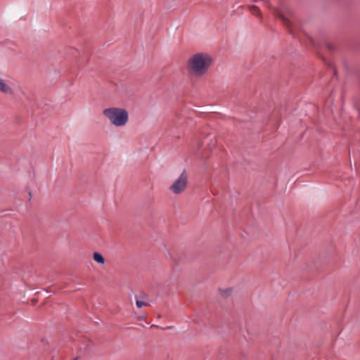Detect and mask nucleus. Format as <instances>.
<instances>
[{
    "instance_id": "1",
    "label": "nucleus",
    "mask_w": 360,
    "mask_h": 360,
    "mask_svg": "<svg viewBox=\"0 0 360 360\" xmlns=\"http://www.w3.org/2000/svg\"><path fill=\"white\" fill-rule=\"evenodd\" d=\"M212 56L203 52L193 54L186 62V70L189 75L195 78L205 76L212 65Z\"/></svg>"
},
{
    "instance_id": "2",
    "label": "nucleus",
    "mask_w": 360,
    "mask_h": 360,
    "mask_svg": "<svg viewBox=\"0 0 360 360\" xmlns=\"http://www.w3.org/2000/svg\"><path fill=\"white\" fill-rule=\"evenodd\" d=\"M103 115L112 125L117 127H124L129 122V113L123 108H107L103 110Z\"/></svg>"
},
{
    "instance_id": "3",
    "label": "nucleus",
    "mask_w": 360,
    "mask_h": 360,
    "mask_svg": "<svg viewBox=\"0 0 360 360\" xmlns=\"http://www.w3.org/2000/svg\"><path fill=\"white\" fill-rule=\"evenodd\" d=\"M188 184V176L185 171H184L179 178L176 179L170 186V191L176 195L183 193Z\"/></svg>"
},
{
    "instance_id": "4",
    "label": "nucleus",
    "mask_w": 360,
    "mask_h": 360,
    "mask_svg": "<svg viewBox=\"0 0 360 360\" xmlns=\"http://www.w3.org/2000/svg\"><path fill=\"white\" fill-rule=\"evenodd\" d=\"M0 92H2L5 94L13 95V89L7 84L5 79H4L0 76Z\"/></svg>"
},
{
    "instance_id": "5",
    "label": "nucleus",
    "mask_w": 360,
    "mask_h": 360,
    "mask_svg": "<svg viewBox=\"0 0 360 360\" xmlns=\"http://www.w3.org/2000/svg\"><path fill=\"white\" fill-rule=\"evenodd\" d=\"M276 15L282 20L283 24L289 28L290 32L291 33H292L293 32V25H292V22H291V20H289L288 18H287L285 16H284V15L278 10L276 11Z\"/></svg>"
},
{
    "instance_id": "6",
    "label": "nucleus",
    "mask_w": 360,
    "mask_h": 360,
    "mask_svg": "<svg viewBox=\"0 0 360 360\" xmlns=\"http://www.w3.org/2000/svg\"><path fill=\"white\" fill-rule=\"evenodd\" d=\"M93 259L95 261V262L99 264H104L105 262L104 257L98 252H94Z\"/></svg>"
},
{
    "instance_id": "7",
    "label": "nucleus",
    "mask_w": 360,
    "mask_h": 360,
    "mask_svg": "<svg viewBox=\"0 0 360 360\" xmlns=\"http://www.w3.org/2000/svg\"><path fill=\"white\" fill-rule=\"evenodd\" d=\"M232 291V288L223 289L220 290V294L223 297L226 298L231 295Z\"/></svg>"
},
{
    "instance_id": "8",
    "label": "nucleus",
    "mask_w": 360,
    "mask_h": 360,
    "mask_svg": "<svg viewBox=\"0 0 360 360\" xmlns=\"http://www.w3.org/2000/svg\"><path fill=\"white\" fill-rule=\"evenodd\" d=\"M136 304L137 307H139V308H141L142 307L149 305V304L147 302H145L143 300H140L138 299L136 301Z\"/></svg>"
},
{
    "instance_id": "9",
    "label": "nucleus",
    "mask_w": 360,
    "mask_h": 360,
    "mask_svg": "<svg viewBox=\"0 0 360 360\" xmlns=\"http://www.w3.org/2000/svg\"><path fill=\"white\" fill-rule=\"evenodd\" d=\"M250 11L255 15H260L259 9L257 6H252V7H250Z\"/></svg>"
}]
</instances>
